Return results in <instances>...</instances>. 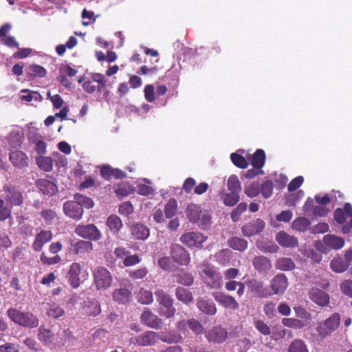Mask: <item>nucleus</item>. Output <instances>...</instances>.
Returning <instances> with one entry per match:
<instances>
[{
    "instance_id": "obj_39",
    "label": "nucleus",
    "mask_w": 352,
    "mask_h": 352,
    "mask_svg": "<svg viewBox=\"0 0 352 352\" xmlns=\"http://www.w3.org/2000/svg\"><path fill=\"white\" fill-rule=\"evenodd\" d=\"M276 267L282 271H290L295 268V263L290 258H280L276 261Z\"/></svg>"
},
{
    "instance_id": "obj_59",
    "label": "nucleus",
    "mask_w": 352,
    "mask_h": 352,
    "mask_svg": "<svg viewBox=\"0 0 352 352\" xmlns=\"http://www.w3.org/2000/svg\"><path fill=\"white\" fill-rule=\"evenodd\" d=\"M177 281L182 285L190 286L194 283V277L191 274L185 272L178 274Z\"/></svg>"
},
{
    "instance_id": "obj_32",
    "label": "nucleus",
    "mask_w": 352,
    "mask_h": 352,
    "mask_svg": "<svg viewBox=\"0 0 352 352\" xmlns=\"http://www.w3.org/2000/svg\"><path fill=\"white\" fill-rule=\"evenodd\" d=\"M265 153L263 149H257L252 155L251 164L256 169H261L265 163Z\"/></svg>"
},
{
    "instance_id": "obj_40",
    "label": "nucleus",
    "mask_w": 352,
    "mask_h": 352,
    "mask_svg": "<svg viewBox=\"0 0 352 352\" xmlns=\"http://www.w3.org/2000/svg\"><path fill=\"white\" fill-rule=\"evenodd\" d=\"M54 333L50 329H46L44 326H41L38 329V338L45 344L52 342Z\"/></svg>"
},
{
    "instance_id": "obj_29",
    "label": "nucleus",
    "mask_w": 352,
    "mask_h": 352,
    "mask_svg": "<svg viewBox=\"0 0 352 352\" xmlns=\"http://www.w3.org/2000/svg\"><path fill=\"white\" fill-rule=\"evenodd\" d=\"M112 296L115 301L121 304H126L131 300V292L128 289L120 288L115 289Z\"/></svg>"
},
{
    "instance_id": "obj_45",
    "label": "nucleus",
    "mask_w": 352,
    "mask_h": 352,
    "mask_svg": "<svg viewBox=\"0 0 352 352\" xmlns=\"http://www.w3.org/2000/svg\"><path fill=\"white\" fill-rule=\"evenodd\" d=\"M261 194L265 199H268L272 195L274 184L270 179H267L260 185Z\"/></svg>"
},
{
    "instance_id": "obj_30",
    "label": "nucleus",
    "mask_w": 352,
    "mask_h": 352,
    "mask_svg": "<svg viewBox=\"0 0 352 352\" xmlns=\"http://www.w3.org/2000/svg\"><path fill=\"white\" fill-rule=\"evenodd\" d=\"M201 206L195 204H190L188 206L186 210V217L188 221L191 223H196L199 221L201 212Z\"/></svg>"
},
{
    "instance_id": "obj_28",
    "label": "nucleus",
    "mask_w": 352,
    "mask_h": 352,
    "mask_svg": "<svg viewBox=\"0 0 352 352\" xmlns=\"http://www.w3.org/2000/svg\"><path fill=\"white\" fill-rule=\"evenodd\" d=\"M28 218L21 216L18 219V230L20 234L31 236L33 234L34 227L28 221Z\"/></svg>"
},
{
    "instance_id": "obj_35",
    "label": "nucleus",
    "mask_w": 352,
    "mask_h": 352,
    "mask_svg": "<svg viewBox=\"0 0 352 352\" xmlns=\"http://www.w3.org/2000/svg\"><path fill=\"white\" fill-rule=\"evenodd\" d=\"M229 246L240 252H244L248 248V243L245 239L237 236H233L228 241Z\"/></svg>"
},
{
    "instance_id": "obj_7",
    "label": "nucleus",
    "mask_w": 352,
    "mask_h": 352,
    "mask_svg": "<svg viewBox=\"0 0 352 352\" xmlns=\"http://www.w3.org/2000/svg\"><path fill=\"white\" fill-rule=\"evenodd\" d=\"M74 232L80 237L87 241H98L102 238V234L98 228L92 223L78 225Z\"/></svg>"
},
{
    "instance_id": "obj_16",
    "label": "nucleus",
    "mask_w": 352,
    "mask_h": 352,
    "mask_svg": "<svg viewBox=\"0 0 352 352\" xmlns=\"http://www.w3.org/2000/svg\"><path fill=\"white\" fill-rule=\"evenodd\" d=\"M52 239V233L50 230H41L35 236L32 248L35 252H41L43 246Z\"/></svg>"
},
{
    "instance_id": "obj_13",
    "label": "nucleus",
    "mask_w": 352,
    "mask_h": 352,
    "mask_svg": "<svg viewBox=\"0 0 352 352\" xmlns=\"http://www.w3.org/2000/svg\"><path fill=\"white\" fill-rule=\"evenodd\" d=\"M288 285L287 276L283 273H278L271 280L270 287L273 294L282 295L286 291Z\"/></svg>"
},
{
    "instance_id": "obj_25",
    "label": "nucleus",
    "mask_w": 352,
    "mask_h": 352,
    "mask_svg": "<svg viewBox=\"0 0 352 352\" xmlns=\"http://www.w3.org/2000/svg\"><path fill=\"white\" fill-rule=\"evenodd\" d=\"M131 232L137 240H146L150 235V230L142 223H136L131 226Z\"/></svg>"
},
{
    "instance_id": "obj_42",
    "label": "nucleus",
    "mask_w": 352,
    "mask_h": 352,
    "mask_svg": "<svg viewBox=\"0 0 352 352\" xmlns=\"http://www.w3.org/2000/svg\"><path fill=\"white\" fill-rule=\"evenodd\" d=\"M177 210V202L175 199L171 198L164 206V213L167 219H170L175 215Z\"/></svg>"
},
{
    "instance_id": "obj_2",
    "label": "nucleus",
    "mask_w": 352,
    "mask_h": 352,
    "mask_svg": "<svg viewBox=\"0 0 352 352\" xmlns=\"http://www.w3.org/2000/svg\"><path fill=\"white\" fill-rule=\"evenodd\" d=\"M199 267V275L206 285L212 289H219L222 287L223 280L221 273L215 267L208 263H203Z\"/></svg>"
},
{
    "instance_id": "obj_54",
    "label": "nucleus",
    "mask_w": 352,
    "mask_h": 352,
    "mask_svg": "<svg viewBox=\"0 0 352 352\" xmlns=\"http://www.w3.org/2000/svg\"><path fill=\"white\" fill-rule=\"evenodd\" d=\"M331 270L336 273H342L344 272L347 266L341 258H335L331 261L330 264Z\"/></svg>"
},
{
    "instance_id": "obj_11",
    "label": "nucleus",
    "mask_w": 352,
    "mask_h": 352,
    "mask_svg": "<svg viewBox=\"0 0 352 352\" xmlns=\"http://www.w3.org/2000/svg\"><path fill=\"white\" fill-rule=\"evenodd\" d=\"M205 336L209 342L221 344L227 340L228 332L226 329L220 325H217L207 331Z\"/></svg>"
},
{
    "instance_id": "obj_6",
    "label": "nucleus",
    "mask_w": 352,
    "mask_h": 352,
    "mask_svg": "<svg viewBox=\"0 0 352 352\" xmlns=\"http://www.w3.org/2000/svg\"><path fill=\"white\" fill-rule=\"evenodd\" d=\"M87 272L82 269L80 263L74 262L70 265L67 278L73 288H78L87 279Z\"/></svg>"
},
{
    "instance_id": "obj_31",
    "label": "nucleus",
    "mask_w": 352,
    "mask_h": 352,
    "mask_svg": "<svg viewBox=\"0 0 352 352\" xmlns=\"http://www.w3.org/2000/svg\"><path fill=\"white\" fill-rule=\"evenodd\" d=\"M157 301L163 307H171L173 305V299L163 289H157L155 292Z\"/></svg>"
},
{
    "instance_id": "obj_53",
    "label": "nucleus",
    "mask_w": 352,
    "mask_h": 352,
    "mask_svg": "<svg viewBox=\"0 0 352 352\" xmlns=\"http://www.w3.org/2000/svg\"><path fill=\"white\" fill-rule=\"evenodd\" d=\"M248 205L245 202L240 203L230 214L232 220L236 222L239 220L241 214L247 210Z\"/></svg>"
},
{
    "instance_id": "obj_24",
    "label": "nucleus",
    "mask_w": 352,
    "mask_h": 352,
    "mask_svg": "<svg viewBox=\"0 0 352 352\" xmlns=\"http://www.w3.org/2000/svg\"><path fill=\"white\" fill-rule=\"evenodd\" d=\"M252 265L254 269L259 273L266 272L272 268L270 260L264 256L254 257L252 261Z\"/></svg>"
},
{
    "instance_id": "obj_36",
    "label": "nucleus",
    "mask_w": 352,
    "mask_h": 352,
    "mask_svg": "<svg viewBox=\"0 0 352 352\" xmlns=\"http://www.w3.org/2000/svg\"><path fill=\"white\" fill-rule=\"evenodd\" d=\"M106 224L113 233H118L123 226L120 218L115 214H111L108 217Z\"/></svg>"
},
{
    "instance_id": "obj_3",
    "label": "nucleus",
    "mask_w": 352,
    "mask_h": 352,
    "mask_svg": "<svg viewBox=\"0 0 352 352\" xmlns=\"http://www.w3.org/2000/svg\"><path fill=\"white\" fill-rule=\"evenodd\" d=\"M7 314L12 321L21 326L30 329L38 326V318L30 312H23L16 309L10 308Z\"/></svg>"
},
{
    "instance_id": "obj_63",
    "label": "nucleus",
    "mask_w": 352,
    "mask_h": 352,
    "mask_svg": "<svg viewBox=\"0 0 352 352\" xmlns=\"http://www.w3.org/2000/svg\"><path fill=\"white\" fill-rule=\"evenodd\" d=\"M254 327L264 336H269L271 333L270 327L263 320H257L254 321Z\"/></svg>"
},
{
    "instance_id": "obj_38",
    "label": "nucleus",
    "mask_w": 352,
    "mask_h": 352,
    "mask_svg": "<svg viewBox=\"0 0 352 352\" xmlns=\"http://www.w3.org/2000/svg\"><path fill=\"white\" fill-rule=\"evenodd\" d=\"M74 199L82 209H90L94 206V202L91 198L80 193L74 194Z\"/></svg>"
},
{
    "instance_id": "obj_10",
    "label": "nucleus",
    "mask_w": 352,
    "mask_h": 352,
    "mask_svg": "<svg viewBox=\"0 0 352 352\" xmlns=\"http://www.w3.org/2000/svg\"><path fill=\"white\" fill-rule=\"evenodd\" d=\"M180 241L190 248H200L207 239V236L199 232H185L180 236Z\"/></svg>"
},
{
    "instance_id": "obj_23",
    "label": "nucleus",
    "mask_w": 352,
    "mask_h": 352,
    "mask_svg": "<svg viewBox=\"0 0 352 352\" xmlns=\"http://www.w3.org/2000/svg\"><path fill=\"white\" fill-rule=\"evenodd\" d=\"M38 188L44 194L49 196L55 195L58 190L55 183L45 179H39L36 182Z\"/></svg>"
},
{
    "instance_id": "obj_19",
    "label": "nucleus",
    "mask_w": 352,
    "mask_h": 352,
    "mask_svg": "<svg viewBox=\"0 0 352 352\" xmlns=\"http://www.w3.org/2000/svg\"><path fill=\"white\" fill-rule=\"evenodd\" d=\"M141 320L146 326L155 329H161L163 324L162 319L149 310L142 314Z\"/></svg>"
},
{
    "instance_id": "obj_41",
    "label": "nucleus",
    "mask_w": 352,
    "mask_h": 352,
    "mask_svg": "<svg viewBox=\"0 0 352 352\" xmlns=\"http://www.w3.org/2000/svg\"><path fill=\"white\" fill-rule=\"evenodd\" d=\"M36 162L38 167L45 171H51L52 170L53 163L50 157H36Z\"/></svg>"
},
{
    "instance_id": "obj_37",
    "label": "nucleus",
    "mask_w": 352,
    "mask_h": 352,
    "mask_svg": "<svg viewBox=\"0 0 352 352\" xmlns=\"http://www.w3.org/2000/svg\"><path fill=\"white\" fill-rule=\"evenodd\" d=\"M311 226L310 221L306 217H298L292 223V228L299 232H305Z\"/></svg>"
},
{
    "instance_id": "obj_56",
    "label": "nucleus",
    "mask_w": 352,
    "mask_h": 352,
    "mask_svg": "<svg viewBox=\"0 0 352 352\" xmlns=\"http://www.w3.org/2000/svg\"><path fill=\"white\" fill-rule=\"evenodd\" d=\"M196 223L201 229H206L210 226L211 217L206 211L202 212L199 221H196Z\"/></svg>"
},
{
    "instance_id": "obj_20",
    "label": "nucleus",
    "mask_w": 352,
    "mask_h": 352,
    "mask_svg": "<svg viewBox=\"0 0 352 352\" xmlns=\"http://www.w3.org/2000/svg\"><path fill=\"white\" fill-rule=\"evenodd\" d=\"M309 298L316 303L318 305L321 307H326L329 304V296L325 292L314 288L309 293Z\"/></svg>"
},
{
    "instance_id": "obj_55",
    "label": "nucleus",
    "mask_w": 352,
    "mask_h": 352,
    "mask_svg": "<svg viewBox=\"0 0 352 352\" xmlns=\"http://www.w3.org/2000/svg\"><path fill=\"white\" fill-rule=\"evenodd\" d=\"M239 201V194L230 192L224 195L223 204L228 206H233Z\"/></svg>"
},
{
    "instance_id": "obj_4",
    "label": "nucleus",
    "mask_w": 352,
    "mask_h": 352,
    "mask_svg": "<svg viewBox=\"0 0 352 352\" xmlns=\"http://www.w3.org/2000/svg\"><path fill=\"white\" fill-rule=\"evenodd\" d=\"M341 321V316L339 313H333L327 318L323 322H320L316 327L318 336L320 339H325L336 331Z\"/></svg>"
},
{
    "instance_id": "obj_62",
    "label": "nucleus",
    "mask_w": 352,
    "mask_h": 352,
    "mask_svg": "<svg viewBox=\"0 0 352 352\" xmlns=\"http://www.w3.org/2000/svg\"><path fill=\"white\" fill-rule=\"evenodd\" d=\"M11 217V209L5 206L4 201L0 199V221H4Z\"/></svg>"
},
{
    "instance_id": "obj_46",
    "label": "nucleus",
    "mask_w": 352,
    "mask_h": 352,
    "mask_svg": "<svg viewBox=\"0 0 352 352\" xmlns=\"http://www.w3.org/2000/svg\"><path fill=\"white\" fill-rule=\"evenodd\" d=\"M282 324L285 327H287L292 329H299L304 327L305 324L304 322L296 318H284L282 320Z\"/></svg>"
},
{
    "instance_id": "obj_14",
    "label": "nucleus",
    "mask_w": 352,
    "mask_h": 352,
    "mask_svg": "<svg viewBox=\"0 0 352 352\" xmlns=\"http://www.w3.org/2000/svg\"><path fill=\"white\" fill-rule=\"evenodd\" d=\"M63 212L66 216L76 221L80 220L84 213L83 209L74 199L64 203Z\"/></svg>"
},
{
    "instance_id": "obj_51",
    "label": "nucleus",
    "mask_w": 352,
    "mask_h": 352,
    "mask_svg": "<svg viewBox=\"0 0 352 352\" xmlns=\"http://www.w3.org/2000/svg\"><path fill=\"white\" fill-rule=\"evenodd\" d=\"M47 314L48 316L56 319L63 316L65 314V311L58 305H52L47 309Z\"/></svg>"
},
{
    "instance_id": "obj_49",
    "label": "nucleus",
    "mask_w": 352,
    "mask_h": 352,
    "mask_svg": "<svg viewBox=\"0 0 352 352\" xmlns=\"http://www.w3.org/2000/svg\"><path fill=\"white\" fill-rule=\"evenodd\" d=\"M230 159L232 162L237 167L240 168H246L248 166V163L246 159L240 154L233 153L230 155Z\"/></svg>"
},
{
    "instance_id": "obj_12",
    "label": "nucleus",
    "mask_w": 352,
    "mask_h": 352,
    "mask_svg": "<svg viewBox=\"0 0 352 352\" xmlns=\"http://www.w3.org/2000/svg\"><path fill=\"white\" fill-rule=\"evenodd\" d=\"M248 292L259 298H267L270 296L267 289L264 287V283L256 278L248 279L245 281Z\"/></svg>"
},
{
    "instance_id": "obj_18",
    "label": "nucleus",
    "mask_w": 352,
    "mask_h": 352,
    "mask_svg": "<svg viewBox=\"0 0 352 352\" xmlns=\"http://www.w3.org/2000/svg\"><path fill=\"white\" fill-rule=\"evenodd\" d=\"M9 159L16 168L23 169L28 166V157L21 151H11Z\"/></svg>"
},
{
    "instance_id": "obj_61",
    "label": "nucleus",
    "mask_w": 352,
    "mask_h": 352,
    "mask_svg": "<svg viewBox=\"0 0 352 352\" xmlns=\"http://www.w3.org/2000/svg\"><path fill=\"white\" fill-rule=\"evenodd\" d=\"M148 271L146 267H142L135 270L130 271L129 276L133 280L142 279L148 274Z\"/></svg>"
},
{
    "instance_id": "obj_44",
    "label": "nucleus",
    "mask_w": 352,
    "mask_h": 352,
    "mask_svg": "<svg viewBox=\"0 0 352 352\" xmlns=\"http://www.w3.org/2000/svg\"><path fill=\"white\" fill-rule=\"evenodd\" d=\"M228 189L230 192L240 193L241 185L236 175H232L229 177L228 180Z\"/></svg>"
},
{
    "instance_id": "obj_34",
    "label": "nucleus",
    "mask_w": 352,
    "mask_h": 352,
    "mask_svg": "<svg viewBox=\"0 0 352 352\" xmlns=\"http://www.w3.org/2000/svg\"><path fill=\"white\" fill-rule=\"evenodd\" d=\"M175 296L178 300L186 305L190 303L193 300L192 292L182 287H178L176 289Z\"/></svg>"
},
{
    "instance_id": "obj_60",
    "label": "nucleus",
    "mask_w": 352,
    "mask_h": 352,
    "mask_svg": "<svg viewBox=\"0 0 352 352\" xmlns=\"http://www.w3.org/2000/svg\"><path fill=\"white\" fill-rule=\"evenodd\" d=\"M41 216L47 224L51 223L52 221L57 218L56 211L52 209L43 210L41 212Z\"/></svg>"
},
{
    "instance_id": "obj_33",
    "label": "nucleus",
    "mask_w": 352,
    "mask_h": 352,
    "mask_svg": "<svg viewBox=\"0 0 352 352\" xmlns=\"http://www.w3.org/2000/svg\"><path fill=\"white\" fill-rule=\"evenodd\" d=\"M323 241L326 245L335 250L340 249L344 245V241L342 238L334 235L324 236Z\"/></svg>"
},
{
    "instance_id": "obj_57",
    "label": "nucleus",
    "mask_w": 352,
    "mask_h": 352,
    "mask_svg": "<svg viewBox=\"0 0 352 352\" xmlns=\"http://www.w3.org/2000/svg\"><path fill=\"white\" fill-rule=\"evenodd\" d=\"M189 329L196 335L202 334L204 332V327L203 325L196 319L191 318L188 320Z\"/></svg>"
},
{
    "instance_id": "obj_52",
    "label": "nucleus",
    "mask_w": 352,
    "mask_h": 352,
    "mask_svg": "<svg viewBox=\"0 0 352 352\" xmlns=\"http://www.w3.org/2000/svg\"><path fill=\"white\" fill-rule=\"evenodd\" d=\"M158 266L165 271H173L174 265H173V260L170 256H163L158 260Z\"/></svg>"
},
{
    "instance_id": "obj_48",
    "label": "nucleus",
    "mask_w": 352,
    "mask_h": 352,
    "mask_svg": "<svg viewBox=\"0 0 352 352\" xmlns=\"http://www.w3.org/2000/svg\"><path fill=\"white\" fill-rule=\"evenodd\" d=\"M21 93L25 94H23L21 96V100H25L26 102H31L33 100L35 101H41L42 96L38 91H30L29 89H23L21 90Z\"/></svg>"
},
{
    "instance_id": "obj_17",
    "label": "nucleus",
    "mask_w": 352,
    "mask_h": 352,
    "mask_svg": "<svg viewBox=\"0 0 352 352\" xmlns=\"http://www.w3.org/2000/svg\"><path fill=\"white\" fill-rule=\"evenodd\" d=\"M214 300L221 305L227 309H231L234 311L239 309V305L235 298L230 295L222 292H218L214 294Z\"/></svg>"
},
{
    "instance_id": "obj_64",
    "label": "nucleus",
    "mask_w": 352,
    "mask_h": 352,
    "mask_svg": "<svg viewBox=\"0 0 352 352\" xmlns=\"http://www.w3.org/2000/svg\"><path fill=\"white\" fill-rule=\"evenodd\" d=\"M118 212L123 216L128 217L133 212V206L130 201H124L119 206Z\"/></svg>"
},
{
    "instance_id": "obj_22",
    "label": "nucleus",
    "mask_w": 352,
    "mask_h": 352,
    "mask_svg": "<svg viewBox=\"0 0 352 352\" xmlns=\"http://www.w3.org/2000/svg\"><path fill=\"white\" fill-rule=\"evenodd\" d=\"M276 240L279 245L284 248H296L298 245L297 238L288 234L284 231H280L276 234Z\"/></svg>"
},
{
    "instance_id": "obj_47",
    "label": "nucleus",
    "mask_w": 352,
    "mask_h": 352,
    "mask_svg": "<svg viewBox=\"0 0 352 352\" xmlns=\"http://www.w3.org/2000/svg\"><path fill=\"white\" fill-rule=\"evenodd\" d=\"M138 301L143 305L151 304L153 301V293L142 288L138 293Z\"/></svg>"
},
{
    "instance_id": "obj_15",
    "label": "nucleus",
    "mask_w": 352,
    "mask_h": 352,
    "mask_svg": "<svg viewBox=\"0 0 352 352\" xmlns=\"http://www.w3.org/2000/svg\"><path fill=\"white\" fill-rule=\"evenodd\" d=\"M265 222L261 219H254L245 224L241 231L245 236L250 237L252 236L261 233L265 228Z\"/></svg>"
},
{
    "instance_id": "obj_9",
    "label": "nucleus",
    "mask_w": 352,
    "mask_h": 352,
    "mask_svg": "<svg viewBox=\"0 0 352 352\" xmlns=\"http://www.w3.org/2000/svg\"><path fill=\"white\" fill-rule=\"evenodd\" d=\"M3 190L6 193V201L11 206H21L24 201L23 192L18 188L6 184L3 187Z\"/></svg>"
},
{
    "instance_id": "obj_8",
    "label": "nucleus",
    "mask_w": 352,
    "mask_h": 352,
    "mask_svg": "<svg viewBox=\"0 0 352 352\" xmlns=\"http://www.w3.org/2000/svg\"><path fill=\"white\" fill-rule=\"evenodd\" d=\"M173 262L179 266H187L190 263V255L188 250L179 244H173L170 248Z\"/></svg>"
},
{
    "instance_id": "obj_26",
    "label": "nucleus",
    "mask_w": 352,
    "mask_h": 352,
    "mask_svg": "<svg viewBox=\"0 0 352 352\" xmlns=\"http://www.w3.org/2000/svg\"><path fill=\"white\" fill-rule=\"evenodd\" d=\"M197 305L201 312L209 316L215 315L217 311L214 302L204 298L197 299Z\"/></svg>"
},
{
    "instance_id": "obj_58",
    "label": "nucleus",
    "mask_w": 352,
    "mask_h": 352,
    "mask_svg": "<svg viewBox=\"0 0 352 352\" xmlns=\"http://www.w3.org/2000/svg\"><path fill=\"white\" fill-rule=\"evenodd\" d=\"M40 260L43 265H52L61 262V258L60 256L56 255L53 257H48L44 252L41 254Z\"/></svg>"
},
{
    "instance_id": "obj_27",
    "label": "nucleus",
    "mask_w": 352,
    "mask_h": 352,
    "mask_svg": "<svg viewBox=\"0 0 352 352\" xmlns=\"http://www.w3.org/2000/svg\"><path fill=\"white\" fill-rule=\"evenodd\" d=\"M46 75L45 69L38 65L32 64L26 69V76L28 80H34L36 78H43Z\"/></svg>"
},
{
    "instance_id": "obj_5",
    "label": "nucleus",
    "mask_w": 352,
    "mask_h": 352,
    "mask_svg": "<svg viewBox=\"0 0 352 352\" xmlns=\"http://www.w3.org/2000/svg\"><path fill=\"white\" fill-rule=\"evenodd\" d=\"M94 285L97 290H104L111 287L113 277L111 272L103 266L97 267L94 271Z\"/></svg>"
},
{
    "instance_id": "obj_1",
    "label": "nucleus",
    "mask_w": 352,
    "mask_h": 352,
    "mask_svg": "<svg viewBox=\"0 0 352 352\" xmlns=\"http://www.w3.org/2000/svg\"><path fill=\"white\" fill-rule=\"evenodd\" d=\"M181 335L175 333H163L160 336L158 333L153 331H146L131 339V342L140 346H151L155 345L159 340L168 344L178 343L182 340Z\"/></svg>"
},
{
    "instance_id": "obj_43",
    "label": "nucleus",
    "mask_w": 352,
    "mask_h": 352,
    "mask_svg": "<svg viewBox=\"0 0 352 352\" xmlns=\"http://www.w3.org/2000/svg\"><path fill=\"white\" fill-rule=\"evenodd\" d=\"M288 352H308V349L302 340L295 339L289 344Z\"/></svg>"
},
{
    "instance_id": "obj_50",
    "label": "nucleus",
    "mask_w": 352,
    "mask_h": 352,
    "mask_svg": "<svg viewBox=\"0 0 352 352\" xmlns=\"http://www.w3.org/2000/svg\"><path fill=\"white\" fill-rule=\"evenodd\" d=\"M245 193L249 197H255L261 194L260 185L258 182H252L245 187Z\"/></svg>"
},
{
    "instance_id": "obj_21",
    "label": "nucleus",
    "mask_w": 352,
    "mask_h": 352,
    "mask_svg": "<svg viewBox=\"0 0 352 352\" xmlns=\"http://www.w3.org/2000/svg\"><path fill=\"white\" fill-rule=\"evenodd\" d=\"M73 253L78 256H83L89 254L94 250V244L91 241L87 240H78L72 244Z\"/></svg>"
}]
</instances>
